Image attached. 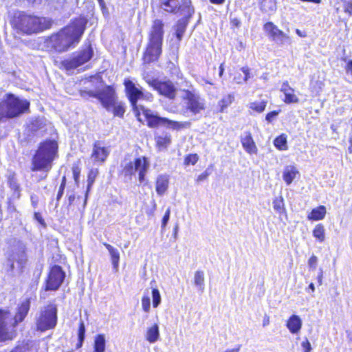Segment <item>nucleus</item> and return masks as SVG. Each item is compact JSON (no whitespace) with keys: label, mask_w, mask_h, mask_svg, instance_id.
<instances>
[{"label":"nucleus","mask_w":352,"mask_h":352,"mask_svg":"<svg viewBox=\"0 0 352 352\" xmlns=\"http://www.w3.org/2000/svg\"><path fill=\"white\" fill-rule=\"evenodd\" d=\"M241 71L244 73L245 74V78H244V80L245 81H247L250 78V72H249V69L248 67H242L241 68Z\"/></svg>","instance_id":"obj_58"},{"label":"nucleus","mask_w":352,"mask_h":352,"mask_svg":"<svg viewBox=\"0 0 352 352\" xmlns=\"http://www.w3.org/2000/svg\"><path fill=\"white\" fill-rule=\"evenodd\" d=\"M142 305L143 309L147 312L150 307V298L148 297H143L142 300Z\"/></svg>","instance_id":"obj_48"},{"label":"nucleus","mask_w":352,"mask_h":352,"mask_svg":"<svg viewBox=\"0 0 352 352\" xmlns=\"http://www.w3.org/2000/svg\"><path fill=\"white\" fill-rule=\"evenodd\" d=\"M109 154V151L108 148L102 146L100 142H97L94 145L91 159L94 163H103Z\"/></svg>","instance_id":"obj_15"},{"label":"nucleus","mask_w":352,"mask_h":352,"mask_svg":"<svg viewBox=\"0 0 352 352\" xmlns=\"http://www.w3.org/2000/svg\"><path fill=\"white\" fill-rule=\"evenodd\" d=\"M98 168H91L89 170V173L88 177H87V191H86V194H85V203H84L85 205L86 204V202H87L88 193H89L92 185L94 184L95 179H96V177L98 176Z\"/></svg>","instance_id":"obj_29"},{"label":"nucleus","mask_w":352,"mask_h":352,"mask_svg":"<svg viewBox=\"0 0 352 352\" xmlns=\"http://www.w3.org/2000/svg\"><path fill=\"white\" fill-rule=\"evenodd\" d=\"M154 57V45L152 42L150 43L146 52L143 56V70H144V78L148 82V85L154 86V77L149 75L150 67L153 69V61Z\"/></svg>","instance_id":"obj_11"},{"label":"nucleus","mask_w":352,"mask_h":352,"mask_svg":"<svg viewBox=\"0 0 352 352\" xmlns=\"http://www.w3.org/2000/svg\"><path fill=\"white\" fill-rule=\"evenodd\" d=\"M65 180H66V179L64 177L63 178V181H62L61 185L60 186L59 191H58V195H57V199L58 200H59L61 198V197L63 196V190H64L65 186Z\"/></svg>","instance_id":"obj_54"},{"label":"nucleus","mask_w":352,"mask_h":352,"mask_svg":"<svg viewBox=\"0 0 352 352\" xmlns=\"http://www.w3.org/2000/svg\"><path fill=\"white\" fill-rule=\"evenodd\" d=\"M11 352H25V348L24 346H17Z\"/></svg>","instance_id":"obj_62"},{"label":"nucleus","mask_w":352,"mask_h":352,"mask_svg":"<svg viewBox=\"0 0 352 352\" xmlns=\"http://www.w3.org/2000/svg\"><path fill=\"white\" fill-rule=\"evenodd\" d=\"M240 346H238L236 348L232 349H227L224 352H239L240 351Z\"/></svg>","instance_id":"obj_64"},{"label":"nucleus","mask_w":352,"mask_h":352,"mask_svg":"<svg viewBox=\"0 0 352 352\" xmlns=\"http://www.w3.org/2000/svg\"><path fill=\"white\" fill-rule=\"evenodd\" d=\"M346 72L348 75L351 76V78L352 79V60H349L348 62L346 67Z\"/></svg>","instance_id":"obj_56"},{"label":"nucleus","mask_w":352,"mask_h":352,"mask_svg":"<svg viewBox=\"0 0 352 352\" xmlns=\"http://www.w3.org/2000/svg\"><path fill=\"white\" fill-rule=\"evenodd\" d=\"M261 9L265 12H272L276 9V0H261Z\"/></svg>","instance_id":"obj_33"},{"label":"nucleus","mask_w":352,"mask_h":352,"mask_svg":"<svg viewBox=\"0 0 352 352\" xmlns=\"http://www.w3.org/2000/svg\"><path fill=\"white\" fill-rule=\"evenodd\" d=\"M179 9L184 12V14L190 16L194 13V8L191 6L190 0H183L182 5Z\"/></svg>","instance_id":"obj_38"},{"label":"nucleus","mask_w":352,"mask_h":352,"mask_svg":"<svg viewBox=\"0 0 352 352\" xmlns=\"http://www.w3.org/2000/svg\"><path fill=\"white\" fill-rule=\"evenodd\" d=\"M30 306V299L26 298L19 305L14 317L8 311L0 310V342L13 338L14 327L24 320Z\"/></svg>","instance_id":"obj_2"},{"label":"nucleus","mask_w":352,"mask_h":352,"mask_svg":"<svg viewBox=\"0 0 352 352\" xmlns=\"http://www.w3.org/2000/svg\"><path fill=\"white\" fill-rule=\"evenodd\" d=\"M169 184V177L167 175H159L155 182V190L158 195H162L167 190Z\"/></svg>","instance_id":"obj_22"},{"label":"nucleus","mask_w":352,"mask_h":352,"mask_svg":"<svg viewBox=\"0 0 352 352\" xmlns=\"http://www.w3.org/2000/svg\"><path fill=\"white\" fill-rule=\"evenodd\" d=\"M274 146L279 150L285 151L287 149L286 135L282 134L277 137L274 142Z\"/></svg>","instance_id":"obj_35"},{"label":"nucleus","mask_w":352,"mask_h":352,"mask_svg":"<svg viewBox=\"0 0 352 352\" xmlns=\"http://www.w3.org/2000/svg\"><path fill=\"white\" fill-rule=\"evenodd\" d=\"M65 274L60 266H53L48 275V278L46 281V290L55 291L57 290L62 284Z\"/></svg>","instance_id":"obj_10"},{"label":"nucleus","mask_w":352,"mask_h":352,"mask_svg":"<svg viewBox=\"0 0 352 352\" xmlns=\"http://www.w3.org/2000/svg\"><path fill=\"white\" fill-rule=\"evenodd\" d=\"M155 127H157V126L158 127V126L160 124H166V123H168V124L172 123L170 121L168 120L167 119L160 118L156 115H155Z\"/></svg>","instance_id":"obj_52"},{"label":"nucleus","mask_w":352,"mask_h":352,"mask_svg":"<svg viewBox=\"0 0 352 352\" xmlns=\"http://www.w3.org/2000/svg\"><path fill=\"white\" fill-rule=\"evenodd\" d=\"M231 24L233 26L239 27L240 25V24H241V21L237 18H233V19H231Z\"/></svg>","instance_id":"obj_60"},{"label":"nucleus","mask_w":352,"mask_h":352,"mask_svg":"<svg viewBox=\"0 0 352 352\" xmlns=\"http://www.w3.org/2000/svg\"><path fill=\"white\" fill-rule=\"evenodd\" d=\"M12 24L18 31L27 34H32L43 31L51 27L49 19L27 14L24 12L15 14Z\"/></svg>","instance_id":"obj_3"},{"label":"nucleus","mask_w":352,"mask_h":352,"mask_svg":"<svg viewBox=\"0 0 352 352\" xmlns=\"http://www.w3.org/2000/svg\"><path fill=\"white\" fill-rule=\"evenodd\" d=\"M160 6L168 12H175L180 8L178 0H160Z\"/></svg>","instance_id":"obj_23"},{"label":"nucleus","mask_w":352,"mask_h":352,"mask_svg":"<svg viewBox=\"0 0 352 352\" xmlns=\"http://www.w3.org/2000/svg\"><path fill=\"white\" fill-rule=\"evenodd\" d=\"M81 169L78 164H73L72 173L75 183L77 186L79 184V178L80 175Z\"/></svg>","instance_id":"obj_41"},{"label":"nucleus","mask_w":352,"mask_h":352,"mask_svg":"<svg viewBox=\"0 0 352 352\" xmlns=\"http://www.w3.org/2000/svg\"><path fill=\"white\" fill-rule=\"evenodd\" d=\"M234 100V96L229 94L222 98L218 102V105L220 107V111L223 112L224 110L228 108Z\"/></svg>","instance_id":"obj_32"},{"label":"nucleus","mask_w":352,"mask_h":352,"mask_svg":"<svg viewBox=\"0 0 352 352\" xmlns=\"http://www.w3.org/2000/svg\"><path fill=\"white\" fill-rule=\"evenodd\" d=\"M114 116L122 117L124 112L125 108L124 106V103L118 100V99L111 104V109Z\"/></svg>","instance_id":"obj_34"},{"label":"nucleus","mask_w":352,"mask_h":352,"mask_svg":"<svg viewBox=\"0 0 352 352\" xmlns=\"http://www.w3.org/2000/svg\"><path fill=\"white\" fill-rule=\"evenodd\" d=\"M85 327L82 321L80 322L78 329V337L80 342H82L85 337Z\"/></svg>","instance_id":"obj_49"},{"label":"nucleus","mask_w":352,"mask_h":352,"mask_svg":"<svg viewBox=\"0 0 352 352\" xmlns=\"http://www.w3.org/2000/svg\"><path fill=\"white\" fill-rule=\"evenodd\" d=\"M296 34H297L299 36H300V37H302V38H305V37H306V36H307L306 33H305V32H304L300 31L299 29H296Z\"/></svg>","instance_id":"obj_63"},{"label":"nucleus","mask_w":352,"mask_h":352,"mask_svg":"<svg viewBox=\"0 0 352 352\" xmlns=\"http://www.w3.org/2000/svg\"><path fill=\"white\" fill-rule=\"evenodd\" d=\"M273 208L275 211H276L279 214H283L285 212L284 200L282 197H276L273 200Z\"/></svg>","instance_id":"obj_36"},{"label":"nucleus","mask_w":352,"mask_h":352,"mask_svg":"<svg viewBox=\"0 0 352 352\" xmlns=\"http://www.w3.org/2000/svg\"><path fill=\"white\" fill-rule=\"evenodd\" d=\"M106 340L102 334L98 335L94 339L95 352H104L105 350Z\"/></svg>","instance_id":"obj_31"},{"label":"nucleus","mask_w":352,"mask_h":352,"mask_svg":"<svg viewBox=\"0 0 352 352\" xmlns=\"http://www.w3.org/2000/svg\"><path fill=\"white\" fill-rule=\"evenodd\" d=\"M304 352H311V346L309 340L306 338L301 344Z\"/></svg>","instance_id":"obj_53"},{"label":"nucleus","mask_w":352,"mask_h":352,"mask_svg":"<svg viewBox=\"0 0 352 352\" xmlns=\"http://www.w3.org/2000/svg\"><path fill=\"white\" fill-rule=\"evenodd\" d=\"M298 174L299 172L295 166H288L284 169L283 177L286 184L289 185Z\"/></svg>","instance_id":"obj_24"},{"label":"nucleus","mask_w":352,"mask_h":352,"mask_svg":"<svg viewBox=\"0 0 352 352\" xmlns=\"http://www.w3.org/2000/svg\"><path fill=\"white\" fill-rule=\"evenodd\" d=\"M124 84L130 102L133 109L136 111L138 108L136 102L142 96L143 94L130 80H125Z\"/></svg>","instance_id":"obj_14"},{"label":"nucleus","mask_w":352,"mask_h":352,"mask_svg":"<svg viewBox=\"0 0 352 352\" xmlns=\"http://www.w3.org/2000/svg\"><path fill=\"white\" fill-rule=\"evenodd\" d=\"M87 21L79 17L50 37V43L56 52H63L71 47H75L80 40L86 28Z\"/></svg>","instance_id":"obj_1"},{"label":"nucleus","mask_w":352,"mask_h":352,"mask_svg":"<svg viewBox=\"0 0 352 352\" xmlns=\"http://www.w3.org/2000/svg\"><path fill=\"white\" fill-rule=\"evenodd\" d=\"M171 143L170 135L168 133H165L162 136H158L156 140V145L158 147L159 151H163L168 148Z\"/></svg>","instance_id":"obj_27"},{"label":"nucleus","mask_w":352,"mask_h":352,"mask_svg":"<svg viewBox=\"0 0 352 352\" xmlns=\"http://www.w3.org/2000/svg\"><path fill=\"white\" fill-rule=\"evenodd\" d=\"M93 56V50L91 45L80 51L75 57L70 60L62 61L61 65L66 70L77 68L89 61Z\"/></svg>","instance_id":"obj_8"},{"label":"nucleus","mask_w":352,"mask_h":352,"mask_svg":"<svg viewBox=\"0 0 352 352\" xmlns=\"http://www.w3.org/2000/svg\"><path fill=\"white\" fill-rule=\"evenodd\" d=\"M146 338L151 343L154 342V327H151L148 329Z\"/></svg>","instance_id":"obj_55"},{"label":"nucleus","mask_w":352,"mask_h":352,"mask_svg":"<svg viewBox=\"0 0 352 352\" xmlns=\"http://www.w3.org/2000/svg\"><path fill=\"white\" fill-rule=\"evenodd\" d=\"M204 273L201 270H197L194 275V284L201 292L204 290Z\"/></svg>","instance_id":"obj_30"},{"label":"nucleus","mask_w":352,"mask_h":352,"mask_svg":"<svg viewBox=\"0 0 352 352\" xmlns=\"http://www.w3.org/2000/svg\"><path fill=\"white\" fill-rule=\"evenodd\" d=\"M313 234L314 237L318 239L320 241H323L324 240V227L320 224L317 225L313 231Z\"/></svg>","instance_id":"obj_39"},{"label":"nucleus","mask_w":352,"mask_h":352,"mask_svg":"<svg viewBox=\"0 0 352 352\" xmlns=\"http://www.w3.org/2000/svg\"><path fill=\"white\" fill-rule=\"evenodd\" d=\"M80 96L83 98H86L87 96L93 97L97 98L98 91L94 92L93 91H87V90H81Z\"/></svg>","instance_id":"obj_47"},{"label":"nucleus","mask_w":352,"mask_h":352,"mask_svg":"<svg viewBox=\"0 0 352 352\" xmlns=\"http://www.w3.org/2000/svg\"><path fill=\"white\" fill-rule=\"evenodd\" d=\"M182 98L187 109L194 114L199 113L205 109L204 100L198 94L190 91H184Z\"/></svg>","instance_id":"obj_9"},{"label":"nucleus","mask_w":352,"mask_h":352,"mask_svg":"<svg viewBox=\"0 0 352 352\" xmlns=\"http://www.w3.org/2000/svg\"><path fill=\"white\" fill-rule=\"evenodd\" d=\"M280 91L285 95L284 102L286 104L298 103L299 102V98L294 94V89L289 86L287 81L282 84Z\"/></svg>","instance_id":"obj_17"},{"label":"nucleus","mask_w":352,"mask_h":352,"mask_svg":"<svg viewBox=\"0 0 352 352\" xmlns=\"http://www.w3.org/2000/svg\"><path fill=\"white\" fill-rule=\"evenodd\" d=\"M199 160V156L197 154H190L184 159V164L186 165H195Z\"/></svg>","instance_id":"obj_42"},{"label":"nucleus","mask_w":352,"mask_h":352,"mask_svg":"<svg viewBox=\"0 0 352 352\" xmlns=\"http://www.w3.org/2000/svg\"><path fill=\"white\" fill-rule=\"evenodd\" d=\"M155 90H157L160 94L170 99H173L175 96V89L170 82H155Z\"/></svg>","instance_id":"obj_16"},{"label":"nucleus","mask_w":352,"mask_h":352,"mask_svg":"<svg viewBox=\"0 0 352 352\" xmlns=\"http://www.w3.org/2000/svg\"><path fill=\"white\" fill-rule=\"evenodd\" d=\"M211 172L209 170V168H207L204 170L203 173L199 175L197 178V182H201L202 181H204L207 179L208 177L210 175Z\"/></svg>","instance_id":"obj_46"},{"label":"nucleus","mask_w":352,"mask_h":352,"mask_svg":"<svg viewBox=\"0 0 352 352\" xmlns=\"http://www.w3.org/2000/svg\"><path fill=\"white\" fill-rule=\"evenodd\" d=\"M57 324V307L54 304H49L41 309L36 316V329L45 331L54 329Z\"/></svg>","instance_id":"obj_6"},{"label":"nucleus","mask_w":352,"mask_h":352,"mask_svg":"<svg viewBox=\"0 0 352 352\" xmlns=\"http://www.w3.org/2000/svg\"><path fill=\"white\" fill-rule=\"evenodd\" d=\"M155 57L159 56L161 52V45L162 43V35H163V24L160 21H155Z\"/></svg>","instance_id":"obj_21"},{"label":"nucleus","mask_w":352,"mask_h":352,"mask_svg":"<svg viewBox=\"0 0 352 352\" xmlns=\"http://www.w3.org/2000/svg\"><path fill=\"white\" fill-rule=\"evenodd\" d=\"M287 327L292 334H297L301 329L302 322L297 315H292L287 321Z\"/></svg>","instance_id":"obj_20"},{"label":"nucleus","mask_w":352,"mask_h":352,"mask_svg":"<svg viewBox=\"0 0 352 352\" xmlns=\"http://www.w3.org/2000/svg\"><path fill=\"white\" fill-rule=\"evenodd\" d=\"M326 214V208L323 206H320L314 208L312 211L308 214V219L318 221L324 219Z\"/></svg>","instance_id":"obj_26"},{"label":"nucleus","mask_w":352,"mask_h":352,"mask_svg":"<svg viewBox=\"0 0 352 352\" xmlns=\"http://www.w3.org/2000/svg\"><path fill=\"white\" fill-rule=\"evenodd\" d=\"M142 111H143V113L141 115L140 113H138L136 114V116L138 119V120L141 122H146L147 125L149 126L150 127H153L154 126V116L151 114H150L148 110L147 109H144V108H142Z\"/></svg>","instance_id":"obj_28"},{"label":"nucleus","mask_w":352,"mask_h":352,"mask_svg":"<svg viewBox=\"0 0 352 352\" xmlns=\"http://www.w3.org/2000/svg\"><path fill=\"white\" fill-rule=\"evenodd\" d=\"M123 167V173L126 176L134 175L136 173H138L140 182L144 180V175L148 169V162L146 157H140L134 160L133 161H128L124 160L122 164Z\"/></svg>","instance_id":"obj_7"},{"label":"nucleus","mask_w":352,"mask_h":352,"mask_svg":"<svg viewBox=\"0 0 352 352\" xmlns=\"http://www.w3.org/2000/svg\"><path fill=\"white\" fill-rule=\"evenodd\" d=\"M161 298L160 292L157 289H155V307L160 303Z\"/></svg>","instance_id":"obj_59"},{"label":"nucleus","mask_w":352,"mask_h":352,"mask_svg":"<svg viewBox=\"0 0 352 352\" xmlns=\"http://www.w3.org/2000/svg\"><path fill=\"white\" fill-rule=\"evenodd\" d=\"M9 184H10V188L14 190V192L16 193V197L17 198H19V197H20L19 185L17 183V181L14 177L10 178L9 179Z\"/></svg>","instance_id":"obj_43"},{"label":"nucleus","mask_w":352,"mask_h":352,"mask_svg":"<svg viewBox=\"0 0 352 352\" xmlns=\"http://www.w3.org/2000/svg\"><path fill=\"white\" fill-rule=\"evenodd\" d=\"M280 111H274L272 112L268 113L266 115L265 119L268 122H272L276 117L278 115Z\"/></svg>","instance_id":"obj_50"},{"label":"nucleus","mask_w":352,"mask_h":352,"mask_svg":"<svg viewBox=\"0 0 352 352\" xmlns=\"http://www.w3.org/2000/svg\"><path fill=\"white\" fill-rule=\"evenodd\" d=\"M26 258L23 252H20L16 254H13L9 258L8 265L12 271L14 270H20L24 263H25Z\"/></svg>","instance_id":"obj_18"},{"label":"nucleus","mask_w":352,"mask_h":352,"mask_svg":"<svg viewBox=\"0 0 352 352\" xmlns=\"http://www.w3.org/2000/svg\"><path fill=\"white\" fill-rule=\"evenodd\" d=\"M318 262V258L315 255H312L308 261V265L309 267L315 270Z\"/></svg>","instance_id":"obj_51"},{"label":"nucleus","mask_w":352,"mask_h":352,"mask_svg":"<svg viewBox=\"0 0 352 352\" xmlns=\"http://www.w3.org/2000/svg\"><path fill=\"white\" fill-rule=\"evenodd\" d=\"M186 24L184 21H179L176 25V36L181 41L186 30Z\"/></svg>","instance_id":"obj_40"},{"label":"nucleus","mask_w":352,"mask_h":352,"mask_svg":"<svg viewBox=\"0 0 352 352\" xmlns=\"http://www.w3.org/2000/svg\"><path fill=\"white\" fill-rule=\"evenodd\" d=\"M34 218L39 222L41 223V224L43 223V219H42V217L40 213L38 212H35L34 213Z\"/></svg>","instance_id":"obj_61"},{"label":"nucleus","mask_w":352,"mask_h":352,"mask_svg":"<svg viewBox=\"0 0 352 352\" xmlns=\"http://www.w3.org/2000/svg\"><path fill=\"white\" fill-rule=\"evenodd\" d=\"M104 245L108 250V251L111 255V262H112L114 270L117 271L118 269V265H119V261H120V253H119L118 250L117 249L114 248L110 244L104 243Z\"/></svg>","instance_id":"obj_25"},{"label":"nucleus","mask_w":352,"mask_h":352,"mask_svg":"<svg viewBox=\"0 0 352 352\" xmlns=\"http://www.w3.org/2000/svg\"><path fill=\"white\" fill-rule=\"evenodd\" d=\"M267 102L266 101H255L250 102L249 104L250 109L257 113L263 112L266 107Z\"/></svg>","instance_id":"obj_37"},{"label":"nucleus","mask_w":352,"mask_h":352,"mask_svg":"<svg viewBox=\"0 0 352 352\" xmlns=\"http://www.w3.org/2000/svg\"><path fill=\"white\" fill-rule=\"evenodd\" d=\"M343 3L344 10L349 15H352V0H341Z\"/></svg>","instance_id":"obj_44"},{"label":"nucleus","mask_w":352,"mask_h":352,"mask_svg":"<svg viewBox=\"0 0 352 352\" xmlns=\"http://www.w3.org/2000/svg\"><path fill=\"white\" fill-rule=\"evenodd\" d=\"M264 30L268 33L272 39L278 44L283 45L289 41V36L272 22L265 23Z\"/></svg>","instance_id":"obj_13"},{"label":"nucleus","mask_w":352,"mask_h":352,"mask_svg":"<svg viewBox=\"0 0 352 352\" xmlns=\"http://www.w3.org/2000/svg\"><path fill=\"white\" fill-rule=\"evenodd\" d=\"M241 142L243 148L250 154L256 153L257 148L250 132L244 133L241 137Z\"/></svg>","instance_id":"obj_19"},{"label":"nucleus","mask_w":352,"mask_h":352,"mask_svg":"<svg viewBox=\"0 0 352 352\" xmlns=\"http://www.w3.org/2000/svg\"><path fill=\"white\" fill-rule=\"evenodd\" d=\"M97 99H98L102 105L107 110L111 109V104L118 99L116 91L110 86H107L100 91H98Z\"/></svg>","instance_id":"obj_12"},{"label":"nucleus","mask_w":352,"mask_h":352,"mask_svg":"<svg viewBox=\"0 0 352 352\" xmlns=\"http://www.w3.org/2000/svg\"><path fill=\"white\" fill-rule=\"evenodd\" d=\"M30 102L8 94L3 96L0 102V121L4 118H13L26 112Z\"/></svg>","instance_id":"obj_5"},{"label":"nucleus","mask_w":352,"mask_h":352,"mask_svg":"<svg viewBox=\"0 0 352 352\" xmlns=\"http://www.w3.org/2000/svg\"><path fill=\"white\" fill-rule=\"evenodd\" d=\"M30 198L32 206H34V208H36L38 202V197L35 195H32Z\"/></svg>","instance_id":"obj_57"},{"label":"nucleus","mask_w":352,"mask_h":352,"mask_svg":"<svg viewBox=\"0 0 352 352\" xmlns=\"http://www.w3.org/2000/svg\"><path fill=\"white\" fill-rule=\"evenodd\" d=\"M170 209L168 208L165 212V214L163 216L162 220V229L165 228L167 223L169 221L170 219Z\"/></svg>","instance_id":"obj_45"},{"label":"nucleus","mask_w":352,"mask_h":352,"mask_svg":"<svg viewBox=\"0 0 352 352\" xmlns=\"http://www.w3.org/2000/svg\"><path fill=\"white\" fill-rule=\"evenodd\" d=\"M57 151L58 144L56 141L48 140L41 143L32 159V170L49 171Z\"/></svg>","instance_id":"obj_4"}]
</instances>
